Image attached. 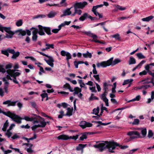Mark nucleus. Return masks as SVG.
Returning <instances> with one entry per match:
<instances>
[{"label":"nucleus","instance_id":"obj_21","mask_svg":"<svg viewBox=\"0 0 154 154\" xmlns=\"http://www.w3.org/2000/svg\"><path fill=\"white\" fill-rule=\"evenodd\" d=\"M74 11H73L72 14V17H74L76 14L80 15L82 14V12L81 10L78 9V8H73Z\"/></svg>","mask_w":154,"mask_h":154},{"label":"nucleus","instance_id":"obj_61","mask_svg":"<svg viewBox=\"0 0 154 154\" xmlns=\"http://www.w3.org/2000/svg\"><path fill=\"white\" fill-rule=\"evenodd\" d=\"M103 6V4H101L98 5H97L95 6H94L93 7V8L92 9H93L94 10H96V9L99 8Z\"/></svg>","mask_w":154,"mask_h":154},{"label":"nucleus","instance_id":"obj_23","mask_svg":"<svg viewBox=\"0 0 154 154\" xmlns=\"http://www.w3.org/2000/svg\"><path fill=\"white\" fill-rule=\"evenodd\" d=\"M145 62V61L144 60L141 61L137 65L136 67L133 69L132 70V71H134L137 68H140L142 65Z\"/></svg>","mask_w":154,"mask_h":154},{"label":"nucleus","instance_id":"obj_30","mask_svg":"<svg viewBox=\"0 0 154 154\" xmlns=\"http://www.w3.org/2000/svg\"><path fill=\"white\" fill-rule=\"evenodd\" d=\"M96 123L97 124L96 125V127H98L100 126V125H106L110 124L111 123V122H109L107 123H102L100 121L96 122Z\"/></svg>","mask_w":154,"mask_h":154},{"label":"nucleus","instance_id":"obj_37","mask_svg":"<svg viewBox=\"0 0 154 154\" xmlns=\"http://www.w3.org/2000/svg\"><path fill=\"white\" fill-rule=\"evenodd\" d=\"M83 56L85 58L89 57L91 58L92 57V54L91 53L87 51L86 53L83 54Z\"/></svg>","mask_w":154,"mask_h":154},{"label":"nucleus","instance_id":"obj_53","mask_svg":"<svg viewBox=\"0 0 154 154\" xmlns=\"http://www.w3.org/2000/svg\"><path fill=\"white\" fill-rule=\"evenodd\" d=\"M130 18V16H128V17H118L117 18V19L119 21H121L122 20H124L126 19H127L128 18Z\"/></svg>","mask_w":154,"mask_h":154},{"label":"nucleus","instance_id":"obj_12","mask_svg":"<svg viewBox=\"0 0 154 154\" xmlns=\"http://www.w3.org/2000/svg\"><path fill=\"white\" fill-rule=\"evenodd\" d=\"M83 33L92 37L93 38L92 40H91L92 42H100V41L97 39V36L96 35L91 33L90 31L88 32H83Z\"/></svg>","mask_w":154,"mask_h":154},{"label":"nucleus","instance_id":"obj_50","mask_svg":"<svg viewBox=\"0 0 154 154\" xmlns=\"http://www.w3.org/2000/svg\"><path fill=\"white\" fill-rule=\"evenodd\" d=\"M2 81L4 82V84L5 85V86H8L9 83L8 82V80L6 79V78L4 77L2 79Z\"/></svg>","mask_w":154,"mask_h":154},{"label":"nucleus","instance_id":"obj_47","mask_svg":"<svg viewBox=\"0 0 154 154\" xmlns=\"http://www.w3.org/2000/svg\"><path fill=\"white\" fill-rule=\"evenodd\" d=\"M1 52L3 54L7 56V57H8L9 53L8 51V48L6 50H2Z\"/></svg>","mask_w":154,"mask_h":154},{"label":"nucleus","instance_id":"obj_27","mask_svg":"<svg viewBox=\"0 0 154 154\" xmlns=\"http://www.w3.org/2000/svg\"><path fill=\"white\" fill-rule=\"evenodd\" d=\"M141 132L142 134V135H141V138L145 137L146 135V129L145 128H141Z\"/></svg>","mask_w":154,"mask_h":154},{"label":"nucleus","instance_id":"obj_36","mask_svg":"<svg viewBox=\"0 0 154 154\" xmlns=\"http://www.w3.org/2000/svg\"><path fill=\"white\" fill-rule=\"evenodd\" d=\"M88 14L85 13L84 14L79 18V20L81 21H84L88 17Z\"/></svg>","mask_w":154,"mask_h":154},{"label":"nucleus","instance_id":"obj_44","mask_svg":"<svg viewBox=\"0 0 154 154\" xmlns=\"http://www.w3.org/2000/svg\"><path fill=\"white\" fill-rule=\"evenodd\" d=\"M45 46L46 47V49H49L50 48H54V45L53 44H46Z\"/></svg>","mask_w":154,"mask_h":154},{"label":"nucleus","instance_id":"obj_20","mask_svg":"<svg viewBox=\"0 0 154 154\" xmlns=\"http://www.w3.org/2000/svg\"><path fill=\"white\" fill-rule=\"evenodd\" d=\"M111 86V85L108 84L106 82L104 83L103 87L104 92L107 93L110 90V89L109 88V87Z\"/></svg>","mask_w":154,"mask_h":154},{"label":"nucleus","instance_id":"obj_25","mask_svg":"<svg viewBox=\"0 0 154 154\" xmlns=\"http://www.w3.org/2000/svg\"><path fill=\"white\" fill-rule=\"evenodd\" d=\"M57 138L59 140H67L69 139V137L67 135L63 134L58 136Z\"/></svg>","mask_w":154,"mask_h":154},{"label":"nucleus","instance_id":"obj_7","mask_svg":"<svg viewBox=\"0 0 154 154\" xmlns=\"http://www.w3.org/2000/svg\"><path fill=\"white\" fill-rule=\"evenodd\" d=\"M38 33L41 35H45V31L48 35L51 34V29L49 27H43L42 26L38 25Z\"/></svg>","mask_w":154,"mask_h":154},{"label":"nucleus","instance_id":"obj_40","mask_svg":"<svg viewBox=\"0 0 154 154\" xmlns=\"http://www.w3.org/2000/svg\"><path fill=\"white\" fill-rule=\"evenodd\" d=\"M23 22L22 20L20 19L17 21L15 24L17 26H20L22 25Z\"/></svg>","mask_w":154,"mask_h":154},{"label":"nucleus","instance_id":"obj_11","mask_svg":"<svg viewBox=\"0 0 154 154\" xmlns=\"http://www.w3.org/2000/svg\"><path fill=\"white\" fill-rule=\"evenodd\" d=\"M87 5V3L86 2H76L74 4L73 7L78 9H83Z\"/></svg>","mask_w":154,"mask_h":154},{"label":"nucleus","instance_id":"obj_15","mask_svg":"<svg viewBox=\"0 0 154 154\" xmlns=\"http://www.w3.org/2000/svg\"><path fill=\"white\" fill-rule=\"evenodd\" d=\"M60 54L63 56H66V59L67 61H69V59L71 58V55L68 52L62 50L61 51Z\"/></svg>","mask_w":154,"mask_h":154},{"label":"nucleus","instance_id":"obj_54","mask_svg":"<svg viewBox=\"0 0 154 154\" xmlns=\"http://www.w3.org/2000/svg\"><path fill=\"white\" fill-rule=\"evenodd\" d=\"M138 149V148H136L131 150L127 153V154H133L134 152L137 151Z\"/></svg>","mask_w":154,"mask_h":154},{"label":"nucleus","instance_id":"obj_26","mask_svg":"<svg viewBox=\"0 0 154 154\" xmlns=\"http://www.w3.org/2000/svg\"><path fill=\"white\" fill-rule=\"evenodd\" d=\"M73 111V109L72 107L68 108L67 109L66 113L65 115V116H71L72 115V112Z\"/></svg>","mask_w":154,"mask_h":154},{"label":"nucleus","instance_id":"obj_10","mask_svg":"<svg viewBox=\"0 0 154 154\" xmlns=\"http://www.w3.org/2000/svg\"><path fill=\"white\" fill-rule=\"evenodd\" d=\"M74 10L72 7L70 8H68L63 11V14L61 15V17L64 16L71 15L72 17V13H73Z\"/></svg>","mask_w":154,"mask_h":154},{"label":"nucleus","instance_id":"obj_5","mask_svg":"<svg viewBox=\"0 0 154 154\" xmlns=\"http://www.w3.org/2000/svg\"><path fill=\"white\" fill-rule=\"evenodd\" d=\"M5 31L8 34H6L5 38H12L15 33L11 30V27H4L1 25L0 24V31L2 32H3L4 31Z\"/></svg>","mask_w":154,"mask_h":154},{"label":"nucleus","instance_id":"obj_57","mask_svg":"<svg viewBox=\"0 0 154 154\" xmlns=\"http://www.w3.org/2000/svg\"><path fill=\"white\" fill-rule=\"evenodd\" d=\"M99 112V109L98 107H97L96 109H94L93 110V113L96 115H98Z\"/></svg>","mask_w":154,"mask_h":154},{"label":"nucleus","instance_id":"obj_28","mask_svg":"<svg viewBox=\"0 0 154 154\" xmlns=\"http://www.w3.org/2000/svg\"><path fill=\"white\" fill-rule=\"evenodd\" d=\"M136 61L135 59L132 57H130L129 60L128 61V64L129 65L135 64Z\"/></svg>","mask_w":154,"mask_h":154},{"label":"nucleus","instance_id":"obj_33","mask_svg":"<svg viewBox=\"0 0 154 154\" xmlns=\"http://www.w3.org/2000/svg\"><path fill=\"white\" fill-rule=\"evenodd\" d=\"M74 92L73 93L74 95L78 94L79 92H81L82 91L81 89L78 87H75L74 89Z\"/></svg>","mask_w":154,"mask_h":154},{"label":"nucleus","instance_id":"obj_56","mask_svg":"<svg viewBox=\"0 0 154 154\" xmlns=\"http://www.w3.org/2000/svg\"><path fill=\"white\" fill-rule=\"evenodd\" d=\"M19 134H15L13 135L11 137L12 138L13 140L15 139H16L17 138L20 137V136L19 135Z\"/></svg>","mask_w":154,"mask_h":154},{"label":"nucleus","instance_id":"obj_19","mask_svg":"<svg viewBox=\"0 0 154 154\" xmlns=\"http://www.w3.org/2000/svg\"><path fill=\"white\" fill-rule=\"evenodd\" d=\"M107 93L104 92L101 95V99L105 102V105L106 106H109L108 100L106 97V96Z\"/></svg>","mask_w":154,"mask_h":154},{"label":"nucleus","instance_id":"obj_31","mask_svg":"<svg viewBox=\"0 0 154 154\" xmlns=\"http://www.w3.org/2000/svg\"><path fill=\"white\" fill-rule=\"evenodd\" d=\"M147 79H146L144 80H143L142 81H141L138 82V84H148L152 82V80H151L150 81H147Z\"/></svg>","mask_w":154,"mask_h":154},{"label":"nucleus","instance_id":"obj_59","mask_svg":"<svg viewBox=\"0 0 154 154\" xmlns=\"http://www.w3.org/2000/svg\"><path fill=\"white\" fill-rule=\"evenodd\" d=\"M139 120L138 119H135L132 123V124L134 125H138L139 123Z\"/></svg>","mask_w":154,"mask_h":154},{"label":"nucleus","instance_id":"obj_16","mask_svg":"<svg viewBox=\"0 0 154 154\" xmlns=\"http://www.w3.org/2000/svg\"><path fill=\"white\" fill-rule=\"evenodd\" d=\"M25 145L26 146V147L25 148V149L28 153L30 154H31L34 152V151L32 149V147L33 146L32 144L30 143H26Z\"/></svg>","mask_w":154,"mask_h":154},{"label":"nucleus","instance_id":"obj_24","mask_svg":"<svg viewBox=\"0 0 154 154\" xmlns=\"http://www.w3.org/2000/svg\"><path fill=\"white\" fill-rule=\"evenodd\" d=\"M15 32L16 33H17L18 35H21L22 36H25L26 34V31L23 30L21 29L16 31Z\"/></svg>","mask_w":154,"mask_h":154},{"label":"nucleus","instance_id":"obj_49","mask_svg":"<svg viewBox=\"0 0 154 154\" xmlns=\"http://www.w3.org/2000/svg\"><path fill=\"white\" fill-rule=\"evenodd\" d=\"M153 135V133L151 130H149L148 131V137L149 138H150L152 137Z\"/></svg>","mask_w":154,"mask_h":154},{"label":"nucleus","instance_id":"obj_29","mask_svg":"<svg viewBox=\"0 0 154 154\" xmlns=\"http://www.w3.org/2000/svg\"><path fill=\"white\" fill-rule=\"evenodd\" d=\"M57 14L56 12L54 11H51L49 12L47 14V16L49 18H51L54 17Z\"/></svg>","mask_w":154,"mask_h":154},{"label":"nucleus","instance_id":"obj_62","mask_svg":"<svg viewBox=\"0 0 154 154\" xmlns=\"http://www.w3.org/2000/svg\"><path fill=\"white\" fill-rule=\"evenodd\" d=\"M93 77L98 82H100V79L99 75H94Z\"/></svg>","mask_w":154,"mask_h":154},{"label":"nucleus","instance_id":"obj_9","mask_svg":"<svg viewBox=\"0 0 154 154\" xmlns=\"http://www.w3.org/2000/svg\"><path fill=\"white\" fill-rule=\"evenodd\" d=\"M154 63L147 64L145 66L144 68L147 71L148 74L154 78V72H152V70H154Z\"/></svg>","mask_w":154,"mask_h":154},{"label":"nucleus","instance_id":"obj_64","mask_svg":"<svg viewBox=\"0 0 154 154\" xmlns=\"http://www.w3.org/2000/svg\"><path fill=\"white\" fill-rule=\"evenodd\" d=\"M6 72L5 69L3 68V66L2 65H0V72L2 73H5Z\"/></svg>","mask_w":154,"mask_h":154},{"label":"nucleus","instance_id":"obj_4","mask_svg":"<svg viewBox=\"0 0 154 154\" xmlns=\"http://www.w3.org/2000/svg\"><path fill=\"white\" fill-rule=\"evenodd\" d=\"M8 74L6 75V78L10 80H12L11 76H14L16 77L19 76L21 73V72L19 70L14 69H8L7 70Z\"/></svg>","mask_w":154,"mask_h":154},{"label":"nucleus","instance_id":"obj_60","mask_svg":"<svg viewBox=\"0 0 154 154\" xmlns=\"http://www.w3.org/2000/svg\"><path fill=\"white\" fill-rule=\"evenodd\" d=\"M78 137L79 135H76L75 136H70L69 137V139H72L74 140H76L78 139Z\"/></svg>","mask_w":154,"mask_h":154},{"label":"nucleus","instance_id":"obj_1","mask_svg":"<svg viewBox=\"0 0 154 154\" xmlns=\"http://www.w3.org/2000/svg\"><path fill=\"white\" fill-rule=\"evenodd\" d=\"M117 146H119L121 149H125L128 147V146L127 145L122 146L114 142H110L107 141L103 142L93 145L94 147L97 149L100 152H102L106 148H107L108 149L109 151L111 152H115L114 149Z\"/></svg>","mask_w":154,"mask_h":154},{"label":"nucleus","instance_id":"obj_32","mask_svg":"<svg viewBox=\"0 0 154 154\" xmlns=\"http://www.w3.org/2000/svg\"><path fill=\"white\" fill-rule=\"evenodd\" d=\"M154 17L152 16H150L145 18H143L142 20L143 21H149L152 19Z\"/></svg>","mask_w":154,"mask_h":154},{"label":"nucleus","instance_id":"obj_38","mask_svg":"<svg viewBox=\"0 0 154 154\" xmlns=\"http://www.w3.org/2000/svg\"><path fill=\"white\" fill-rule=\"evenodd\" d=\"M140 96L139 95H137L135 98L131 100L128 101V102H130L131 101H139L140 99Z\"/></svg>","mask_w":154,"mask_h":154},{"label":"nucleus","instance_id":"obj_14","mask_svg":"<svg viewBox=\"0 0 154 154\" xmlns=\"http://www.w3.org/2000/svg\"><path fill=\"white\" fill-rule=\"evenodd\" d=\"M48 59L47 60L46 58L44 59V60L46 61L47 63L50 66L52 67H53L54 66V64L53 62H54L53 57L50 56H48Z\"/></svg>","mask_w":154,"mask_h":154},{"label":"nucleus","instance_id":"obj_6","mask_svg":"<svg viewBox=\"0 0 154 154\" xmlns=\"http://www.w3.org/2000/svg\"><path fill=\"white\" fill-rule=\"evenodd\" d=\"M5 114L11 118L13 121L17 123H21L22 119L18 116L9 111L5 112Z\"/></svg>","mask_w":154,"mask_h":154},{"label":"nucleus","instance_id":"obj_41","mask_svg":"<svg viewBox=\"0 0 154 154\" xmlns=\"http://www.w3.org/2000/svg\"><path fill=\"white\" fill-rule=\"evenodd\" d=\"M20 54V53L19 52H15L13 54V55L11 57L13 59H16L17 57L19 56Z\"/></svg>","mask_w":154,"mask_h":154},{"label":"nucleus","instance_id":"obj_34","mask_svg":"<svg viewBox=\"0 0 154 154\" xmlns=\"http://www.w3.org/2000/svg\"><path fill=\"white\" fill-rule=\"evenodd\" d=\"M8 124L9 123L8 122V120H7L6 121V122L4 123L3 127L2 128V130L3 131H6L7 128L8 126Z\"/></svg>","mask_w":154,"mask_h":154},{"label":"nucleus","instance_id":"obj_63","mask_svg":"<svg viewBox=\"0 0 154 154\" xmlns=\"http://www.w3.org/2000/svg\"><path fill=\"white\" fill-rule=\"evenodd\" d=\"M11 77H13V79H12V80L13 81V82L14 83H15L18 84L19 83V82L16 79V77H15L14 76H11Z\"/></svg>","mask_w":154,"mask_h":154},{"label":"nucleus","instance_id":"obj_35","mask_svg":"<svg viewBox=\"0 0 154 154\" xmlns=\"http://www.w3.org/2000/svg\"><path fill=\"white\" fill-rule=\"evenodd\" d=\"M136 56L138 58L140 59H144L146 57H145L141 53H137L136 54Z\"/></svg>","mask_w":154,"mask_h":154},{"label":"nucleus","instance_id":"obj_13","mask_svg":"<svg viewBox=\"0 0 154 154\" xmlns=\"http://www.w3.org/2000/svg\"><path fill=\"white\" fill-rule=\"evenodd\" d=\"M79 125L83 129H84L86 127H92V124L85 121H82L80 122Z\"/></svg>","mask_w":154,"mask_h":154},{"label":"nucleus","instance_id":"obj_18","mask_svg":"<svg viewBox=\"0 0 154 154\" xmlns=\"http://www.w3.org/2000/svg\"><path fill=\"white\" fill-rule=\"evenodd\" d=\"M17 102V101H12L11 100H8L4 102L3 104L4 105H8V106H15Z\"/></svg>","mask_w":154,"mask_h":154},{"label":"nucleus","instance_id":"obj_2","mask_svg":"<svg viewBox=\"0 0 154 154\" xmlns=\"http://www.w3.org/2000/svg\"><path fill=\"white\" fill-rule=\"evenodd\" d=\"M113 57H111L106 61L97 63V66L98 67H100V66L106 67L111 65L114 66L121 62V60L119 58H116L113 61Z\"/></svg>","mask_w":154,"mask_h":154},{"label":"nucleus","instance_id":"obj_52","mask_svg":"<svg viewBox=\"0 0 154 154\" xmlns=\"http://www.w3.org/2000/svg\"><path fill=\"white\" fill-rule=\"evenodd\" d=\"M148 72L146 70H144L141 72H140L139 73V75L140 76H143V75H145L147 74Z\"/></svg>","mask_w":154,"mask_h":154},{"label":"nucleus","instance_id":"obj_8","mask_svg":"<svg viewBox=\"0 0 154 154\" xmlns=\"http://www.w3.org/2000/svg\"><path fill=\"white\" fill-rule=\"evenodd\" d=\"M127 135L130 136L131 139H135L138 138H141L142 137L140 133L137 131H131L128 132Z\"/></svg>","mask_w":154,"mask_h":154},{"label":"nucleus","instance_id":"obj_45","mask_svg":"<svg viewBox=\"0 0 154 154\" xmlns=\"http://www.w3.org/2000/svg\"><path fill=\"white\" fill-rule=\"evenodd\" d=\"M87 138V135L86 133H84L82 134L81 137H80V140H83L84 139H86Z\"/></svg>","mask_w":154,"mask_h":154},{"label":"nucleus","instance_id":"obj_48","mask_svg":"<svg viewBox=\"0 0 154 154\" xmlns=\"http://www.w3.org/2000/svg\"><path fill=\"white\" fill-rule=\"evenodd\" d=\"M23 119L26 121H32L33 120V119L32 118H30L27 116H24Z\"/></svg>","mask_w":154,"mask_h":154},{"label":"nucleus","instance_id":"obj_46","mask_svg":"<svg viewBox=\"0 0 154 154\" xmlns=\"http://www.w3.org/2000/svg\"><path fill=\"white\" fill-rule=\"evenodd\" d=\"M36 135L35 134H34V136L33 137H31L29 139H28L27 138L24 137V139L26 140H27L28 142H29L30 140H33V139H36Z\"/></svg>","mask_w":154,"mask_h":154},{"label":"nucleus","instance_id":"obj_22","mask_svg":"<svg viewBox=\"0 0 154 154\" xmlns=\"http://www.w3.org/2000/svg\"><path fill=\"white\" fill-rule=\"evenodd\" d=\"M87 144H80L77 146L76 149L77 150H81L82 153L83 152V149L86 146Z\"/></svg>","mask_w":154,"mask_h":154},{"label":"nucleus","instance_id":"obj_51","mask_svg":"<svg viewBox=\"0 0 154 154\" xmlns=\"http://www.w3.org/2000/svg\"><path fill=\"white\" fill-rule=\"evenodd\" d=\"M31 60H32L33 61H35V64H41V63L39 62L37 63L36 60L35 58L34 57L32 56H30V58H29Z\"/></svg>","mask_w":154,"mask_h":154},{"label":"nucleus","instance_id":"obj_17","mask_svg":"<svg viewBox=\"0 0 154 154\" xmlns=\"http://www.w3.org/2000/svg\"><path fill=\"white\" fill-rule=\"evenodd\" d=\"M33 29L32 33L33 36L32 37V40L34 41H36L37 38V34L38 33V29L34 27H32L30 29V30H31L32 29Z\"/></svg>","mask_w":154,"mask_h":154},{"label":"nucleus","instance_id":"obj_42","mask_svg":"<svg viewBox=\"0 0 154 154\" xmlns=\"http://www.w3.org/2000/svg\"><path fill=\"white\" fill-rule=\"evenodd\" d=\"M115 7L117 8V9L119 10L120 11L125 10L126 9V8L125 7H122L119 5H115Z\"/></svg>","mask_w":154,"mask_h":154},{"label":"nucleus","instance_id":"obj_43","mask_svg":"<svg viewBox=\"0 0 154 154\" xmlns=\"http://www.w3.org/2000/svg\"><path fill=\"white\" fill-rule=\"evenodd\" d=\"M111 37L114 38L116 40H119L120 39L119 35L118 33H116L111 36Z\"/></svg>","mask_w":154,"mask_h":154},{"label":"nucleus","instance_id":"obj_58","mask_svg":"<svg viewBox=\"0 0 154 154\" xmlns=\"http://www.w3.org/2000/svg\"><path fill=\"white\" fill-rule=\"evenodd\" d=\"M92 66L93 68V69L92 70V72L93 74H97V71L96 69V65L95 64H93L92 65Z\"/></svg>","mask_w":154,"mask_h":154},{"label":"nucleus","instance_id":"obj_55","mask_svg":"<svg viewBox=\"0 0 154 154\" xmlns=\"http://www.w3.org/2000/svg\"><path fill=\"white\" fill-rule=\"evenodd\" d=\"M12 134V132L10 131V130H8L7 132L5 133V134L6 136H8V138H9L11 135Z\"/></svg>","mask_w":154,"mask_h":154},{"label":"nucleus","instance_id":"obj_3","mask_svg":"<svg viewBox=\"0 0 154 154\" xmlns=\"http://www.w3.org/2000/svg\"><path fill=\"white\" fill-rule=\"evenodd\" d=\"M34 125L31 127L32 130H35L38 127H44L46 125V123L44 119L40 117L37 120L33 122Z\"/></svg>","mask_w":154,"mask_h":154},{"label":"nucleus","instance_id":"obj_39","mask_svg":"<svg viewBox=\"0 0 154 154\" xmlns=\"http://www.w3.org/2000/svg\"><path fill=\"white\" fill-rule=\"evenodd\" d=\"M133 81V79H128L125 80L123 83V85H125L129 83H131Z\"/></svg>","mask_w":154,"mask_h":154}]
</instances>
